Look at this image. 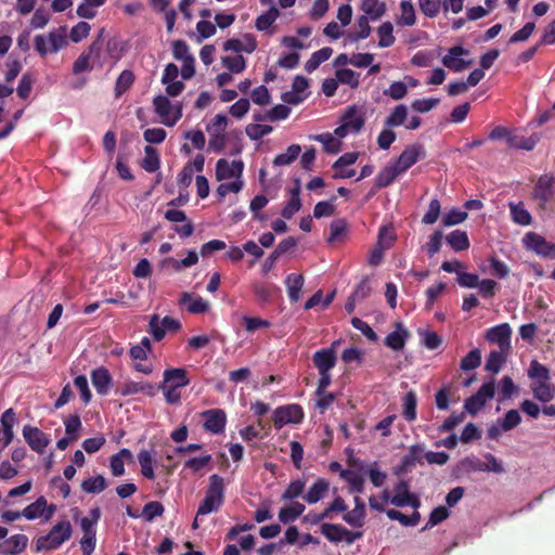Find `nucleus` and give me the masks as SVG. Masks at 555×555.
Returning <instances> with one entry per match:
<instances>
[{
    "instance_id": "1",
    "label": "nucleus",
    "mask_w": 555,
    "mask_h": 555,
    "mask_svg": "<svg viewBox=\"0 0 555 555\" xmlns=\"http://www.w3.org/2000/svg\"><path fill=\"white\" fill-rule=\"evenodd\" d=\"M224 501V480L221 476L214 474L209 477V485L205 496L197 508V516L217 512Z\"/></svg>"
},
{
    "instance_id": "2",
    "label": "nucleus",
    "mask_w": 555,
    "mask_h": 555,
    "mask_svg": "<svg viewBox=\"0 0 555 555\" xmlns=\"http://www.w3.org/2000/svg\"><path fill=\"white\" fill-rule=\"evenodd\" d=\"M72 533L73 527L68 520L59 521L48 534L37 539L36 548L38 552L56 550L70 539Z\"/></svg>"
},
{
    "instance_id": "3",
    "label": "nucleus",
    "mask_w": 555,
    "mask_h": 555,
    "mask_svg": "<svg viewBox=\"0 0 555 555\" xmlns=\"http://www.w3.org/2000/svg\"><path fill=\"white\" fill-rule=\"evenodd\" d=\"M156 114L167 127L175 126L182 117V106L172 105L165 95H157L153 100Z\"/></svg>"
},
{
    "instance_id": "4",
    "label": "nucleus",
    "mask_w": 555,
    "mask_h": 555,
    "mask_svg": "<svg viewBox=\"0 0 555 555\" xmlns=\"http://www.w3.org/2000/svg\"><path fill=\"white\" fill-rule=\"evenodd\" d=\"M495 393V384L494 380L491 379L487 383H483L476 393L468 397L464 402L465 410L470 415H476L487 403L489 399H492Z\"/></svg>"
},
{
    "instance_id": "5",
    "label": "nucleus",
    "mask_w": 555,
    "mask_h": 555,
    "mask_svg": "<svg viewBox=\"0 0 555 555\" xmlns=\"http://www.w3.org/2000/svg\"><path fill=\"white\" fill-rule=\"evenodd\" d=\"M304 418V411L299 404H287L279 406L273 412V425L281 429L284 425L293 423L299 424Z\"/></svg>"
},
{
    "instance_id": "6",
    "label": "nucleus",
    "mask_w": 555,
    "mask_h": 555,
    "mask_svg": "<svg viewBox=\"0 0 555 555\" xmlns=\"http://www.w3.org/2000/svg\"><path fill=\"white\" fill-rule=\"evenodd\" d=\"M522 242L528 249L538 255L555 259V243L547 242L542 235L528 232L525 234Z\"/></svg>"
},
{
    "instance_id": "7",
    "label": "nucleus",
    "mask_w": 555,
    "mask_h": 555,
    "mask_svg": "<svg viewBox=\"0 0 555 555\" xmlns=\"http://www.w3.org/2000/svg\"><path fill=\"white\" fill-rule=\"evenodd\" d=\"M425 454V444L415 443L409 447L408 453L404 454L401 459L400 464L397 467L396 474H406L410 473L416 464L423 465Z\"/></svg>"
},
{
    "instance_id": "8",
    "label": "nucleus",
    "mask_w": 555,
    "mask_h": 555,
    "mask_svg": "<svg viewBox=\"0 0 555 555\" xmlns=\"http://www.w3.org/2000/svg\"><path fill=\"white\" fill-rule=\"evenodd\" d=\"M512 328L507 323H502L490 327L485 334V338L490 344H496L499 349L511 351Z\"/></svg>"
},
{
    "instance_id": "9",
    "label": "nucleus",
    "mask_w": 555,
    "mask_h": 555,
    "mask_svg": "<svg viewBox=\"0 0 555 555\" xmlns=\"http://www.w3.org/2000/svg\"><path fill=\"white\" fill-rule=\"evenodd\" d=\"M23 437L30 449L39 454L44 452L51 441L50 437L46 433L30 425H25L23 427Z\"/></svg>"
},
{
    "instance_id": "10",
    "label": "nucleus",
    "mask_w": 555,
    "mask_h": 555,
    "mask_svg": "<svg viewBox=\"0 0 555 555\" xmlns=\"http://www.w3.org/2000/svg\"><path fill=\"white\" fill-rule=\"evenodd\" d=\"M115 393L120 397H127L137 393H143L147 397H154L156 395V385L150 382L128 380L119 385L116 388Z\"/></svg>"
},
{
    "instance_id": "11",
    "label": "nucleus",
    "mask_w": 555,
    "mask_h": 555,
    "mask_svg": "<svg viewBox=\"0 0 555 555\" xmlns=\"http://www.w3.org/2000/svg\"><path fill=\"white\" fill-rule=\"evenodd\" d=\"M555 195V176L542 175L533 188V197L544 206Z\"/></svg>"
},
{
    "instance_id": "12",
    "label": "nucleus",
    "mask_w": 555,
    "mask_h": 555,
    "mask_svg": "<svg viewBox=\"0 0 555 555\" xmlns=\"http://www.w3.org/2000/svg\"><path fill=\"white\" fill-rule=\"evenodd\" d=\"M336 345L338 341H334L330 348H323L313 353L312 360L318 372H330L336 365Z\"/></svg>"
},
{
    "instance_id": "13",
    "label": "nucleus",
    "mask_w": 555,
    "mask_h": 555,
    "mask_svg": "<svg viewBox=\"0 0 555 555\" xmlns=\"http://www.w3.org/2000/svg\"><path fill=\"white\" fill-rule=\"evenodd\" d=\"M468 54V51L462 46H454L449 49L447 55L442 57V64L454 73L463 72L470 66L472 61L461 59V55Z\"/></svg>"
},
{
    "instance_id": "14",
    "label": "nucleus",
    "mask_w": 555,
    "mask_h": 555,
    "mask_svg": "<svg viewBox=\"0 0 555 555\" xmlns=\"http://www.w3.org/2000/svg\"><path fill=\"white\" fill-rule=\"evenodd\" d=\"M205 418L204 429L211 434H221L227 424V414L221 409H211L203 413Z\"/></svg>"
},
{
    "instance_id": "15",
    "label": "nucleus",
    "mask_w": 555,
    "mask_h": 555,
    "mask_svg": "<svg viewBox=\"0 0 555 555\" xmlns=\"http://www.w3.org/2000/svg\"><path fill=\"white\" fill-rule=\"evenodd\" d=\"M422 153L423 147L421 145L408 146L393 163V166L401 175L418 162Z\"/></svg>"
},
{
    "instance_id": "16",
    "label": "nucleus",
    "mask_w": 555,
    "mask_h": 555,
    "mask_svg": "<svg viewBox=\"0 0 555 555\" xmlns=\"http://www.w3.org/2000/svg\"><path fill=\"white\" fill-rule=\"evenodd\" d=\"M91 382L100 396L107 395L113 386V377L108 370L104 366L92 370Z\"/></svg>"
},
{
    "instance_id": "17",
    "label": "nucleus",
    "mask_w": 555,
    "mask_h": 555,
    "mask_svg": "<svg viewBox=\"0 0 555 555\" xmlns=\"http://www.w3.org/2000/svg\"><path fill=\"white\" fill-rule=\"evenodd\" d=\"M179 305L186 306L188 312L192 314L205 313L209 310L210 305L207 300L198 295L183 292L179 299Z\"/></svg>"
},
{
    "instance_id": "18",
    "label": "nucleus",
    "mask_w": 555,
    "mask_h": 555,
    "mask_svg": "<svg viewBox=\"0 0 555 555\" xmlns=\"http://www.w3.org/2000/svg\"><path fill=\"white\" fill-rule=\"evenodd\" d=\"M164 379L160 384L171 388H182L190 384L188 372L183 367L167 369L164 371Z\"/></svg>"
},
{
    "instance_id": "19",
    "label": "nucleus",
    "mask_w": 555,
    "mask_h": 555,
    "mask_svg": "<svg viewBox=\"0 0 555 555\" xmlns=\"http://www.w3.org/2000/svg\"><path fill=\"white\" fill-rule=\"evenodd\" d=\"M409 337L410 332L401 322H397L395 324V330L386 336L385 345L395 351H400L404 348Z\"/></svg>"
},
{
    "instance_id": "20",
    "label": "nucleus",
    "mask_w": 555,
    "mask_h": 555,
    "mask_svg": "<svg viewBox=\"0 0 555 555\" xmlns=\"http://www.w3.org/2000/svg\"><path fill=\"white\" fill-rule=\"evenodd\" d=\"M28 544V538L25 534H13L0 543V553L2 555H16L25 551Z\"/></svg>"
},
{
    "instance_id": "21",
    "label": "nucleus",
    "mask_w": 555,
    "mask_h": 555,
    "mask_svg": "<svg viewBox=\"0 0 555 555\" xmlns=\"http://www.w3.org/2000/svg\"><path fill=\"white\" fill-rule=\"evenodd\" d=\"M365 504L359 498H354V508L344 514L343 519L350 526L361 528L365 524Z\"/></svg>"
},
{
    "instance_id": "22",
    "label": "nucleus",
    "mask_w": 555,
    "mask_h": 555,
    "mask_svg": "<svg viewBox=\"0 0 555 555\" xmlns=\"http://www.w3.org/2000/svg\"><path fill=\"white\" fill-rule=\"evenodd\" d=\"M341 122L351 133H358L363 128L365 119L364 116L358 112V108L352 105L347 107L341 116Z\"/></svg>"
},
{
    "instance_id": "23",
    "label": "nucleus",
    "mask_w": 555,
    "mask_h": 555,
    "mask_svg": "<svg viewBox=\"0 0 555 555\" xmlns=\"http://www.w3.org/2000/svg\"><path fill=\"white\" fill-rule=\"evenodd\" d=\"M289 193L291 197L281 211L282 217L285 219H291L301 208L299 179L295 180V186L291 190Z\"/></svg>"
},
{
    "instance_id": "24",
    "label": "nucleus",
    "mask_w": 555,
    "mask_h": 555,
    "mask_svg": "<svg viewBox=\"0 0 555 555\" xmlns=\"http://www.w3.org/2000/svg\"><path fill=\"white\" fill-rule=\"evenodd\" d=\"M348 233V223L344 218L334 219L330 224V235L326 242L330 244L345 242Z\"/></svg>"
},
{
    "instance_id": "25",
    "label": "nucleus",
    "mask_w": 555,
    "mask_h": 555,
    "mask_svg": "<svg viewBox=\"0 0 555 555\" xmlns=\"http://www.w3.org/2000/svg\"><path fill=\"white\" fill-rule=\"evenodd\" d=\"M154 455L155 450H141L138 453V462L141 467V474L149 480L155 479V472H154Z\"/></svg>"
},
{
    "instance_id": "26",
    "label": "nucleus",
    "mask_w": 555,
    "mask_h": 555,
    "mask_svg": "<svg viewBox=\"0 0 555 555\" xmlns=\"http://www.w3.org/2000/svg\"><path fill=\"white\" fill-rule=\"evenodd\" d=\"M132 457L131 451L126 448L112 455L109 462L112 475L115 477L122 476L125 474V462L131 461Z\"/></svg>"
},
{
    "instance_id": "27",
    "label": "nucleus",
    "mask_w": 555,
    "mask_h": 555,
    "mask_svg": "<svg viewBox=\"0 0 555 555\" xmlns=\"http://www.w3.org/2000/svg\"><path fill=\"white\" fill-rule=\"evenodd\" d=\"M101 508L99 506L92 507L89 511V515L85 516L80 520V527L83 532L82 537L96 535L95 526L101 519Z\"/></svg>"
},
{
    "instance_id": "28",
    "label": "nucleus",
    "mask_w": 555,
    "mask_h": 555,
    "mask_svg": "<svg viewBox=\"0 0 555 555\" xmlns=\"http://www.w3.org/2000/svg\"><path fill=\"white\" fill-rule=\"evenodd\" d=\"M330 483L323 478H319L304 495V500L308 504L318 503L328 491Z\"/></svg>"
},
{
    "instance_id": "29",
    "label": "nucleus",
    "mask_w": 555,
    "mask_h": 555,
    "mask_svg": "<svg viewBox=\"0 0 555 555\" xmlns=\"http://www.w3.org/2000/svg\"><path fill=\"white\" fill-rule=\"evenodd\" d=\"M508 353L509 351L501 349L490 351L485 364V370L492 374H498L506 362Z\"/></svg>"
},
{
    "instance_id": "30",
    "label": "nucleus",
    "mask_w": 555,
    "mask_h": 555,
    "mask_svg": "<svg viewBox=\"0 0 555 555\" xmlns=\"http://www.w3.org/2000/svg\"><path fill=\"white\" fill-rule=\"evenodd\" d=\"M304 282L305 279L301 274L292 273L286 276L285 284L287 286L288 298L292 302L299 300Z\"/></svg>"
},
{
    "instance_id": "31",
    "label": "nucleus",
    "mask_w": 555,
    "mask_h": 555,
    "mask_svg": "<svg viewBox=\"0 0 555 555\" xmlns=\"http://www.w3.org/2000/svg\"><path fill=\"white\" fill-rule=\"evenodd\" d=\"M539 142L538 134L533 133L530 137L512 134L508 138V147L524 151H532Z\"/></svg>"
},
{
    "instance_id": "32",
    "label": "nucleus",
    "mask_w": 555,
    "mask_h": 555,
    "mask_svg": "<svg viewBox=\"0 0 555 555\" xmlns=\"http://www.w3.org/2000/svg\"><path fill=\"white\" fill-rule=\"evenodd\" d=\"M512 220L519 225H529L532 222L530 212L522 202L508 204Z\"/></svg>"
},
{
    "instance_id": "33",
    "label": "nucleus",
    "mask_w": 555,
    "mask_h": 555,
    "mask_svg": "<svg viewBox=\"0 0 555 555\" xmlns=\"http://www.w3.org/2000/svg\"><path fill=\"white\" fill-rule=\"evenodd\" d=\"M306 507L304 504L297 501H293L291 505L284 506L279 512V519L283 524H288L296 520L304 512Z\"/></svg>"
},
{
    "instance_id": "34",
    "label": "nucleus",
    "mask_w": 555,
    "mask_h": 555,
    "mask_svg": "<svg viewBox=\"0 0 555 555\" xmlns=\"http://www.w3.org/2000/svg\"><path fill=\"white\" fill-rule=\"evenodd\" d=\"M446 241L455 251H463L469 248V240L465 231L454 230L447 235Z\"/></svg>"
},
{
    "instance_id": "35",
    "label": "nucleus",
    "mask_w": 555,
    "mask_h": 555,
    "mask_svg": "<svg viewBox=\"0 0 555 555\" xmlns=\"http://www.w3.org/2000/svg\"><path fill=\"white\" fill-rule=\"evenodd\" d=\"M144 158L141 167L147 172H155L160 167V158L157 150L151 145L144 147Z\"/></svg>"
},
{
    "instance_id": "36",
    "label": "nucleus",
    "mask_w": 555,
    "mask_h": 555,
    "mask_svg": "<svg viewBox=\"0 0 555 555\" xmlns=\"http://www.w3.org/2000/svg\"><path fill=\"white\" fill-rule=\"evenodd\" d=\"M333 54V49L324 47L311 54L305 64V69L308 73L314 72L323 62L327 61Z\"/></svg>"
},
{
    "instance_id": "37",
    "label": "nucleus",
    "mask_w": 555,
    "mask_h": 555,
    "mask_svg": "<svg viewBox=\"0 0 555 555\" xmlns=\"http://www.w3.org/2000/svg\"><path fill=\"white\" fill-rule=\"evenodd\" d=\"M361 10L372 21L380 18L386 12V4L379 0H362Z\"/></svg>"
},
{
    "instance_id": "38",
    "label": "nucleus",
    "mask_w": 555,
    "mask_h": 555,
    "mask_svg": "<svg viewBox=\"0 0 555 555\" xmlns=\"http://www.w3.org/2000/svg\"><path fill=\"white\" fill-rule=\"evenodd\" d=\"M400 175L393 164L386 166L383 170H380L375 177V185L378 189L389 186Z\"/></svg>"
},
{
    "instance_id": "39",
    "label": "nucleus",
    "mask_w": 555,
    "mask_h": 555,
    "mask_svg": "<svg viewBox=\"0 0 555 555\" xmlns=\"http://www.w3.org/2000/svg\"><path fill=\"white\" fill-rule=\"evenodd\" d=\"M340 477L348 482L351 492H363L364 479L359 473L351 469H343Z\"/></svg>"
},
{
    "instance_id": "40",
    "label": "nucleus",
    "mask_w": 555,
    "mask_h": 555,
    "mask_svg": "<svg viewBox=\"0 0 555 555\" xmlns=\"http://www.w3.org/2000/svg\"><path fill=\"white\" fill-rule=\"evenodd\" d=\"M402 415L408 422H413L416 418L417 397L413 390L408 391L403 399Z\"/></svg>"
},
{
    "instance_id": "41",
    "label": "nucleus",
    "mask_w": 555,
    "mask_h": 555,
    "mask_svg": "<svg viewBox=\"0 0 555 555\" xmlns=\"http://www.w3.org/2000/svg\"><path fill=\"white\" fill-rule=\"evenodd\" d=\"M107 487V482L102 475L90 477L81 482V489L86 493L98 494L103 492Z\"/></svg>"
},
{
    "instance_id": "42",
    "label": "nucleus",
    "mask_w": 555,
    "mask_h": 555,
    "mask_svg": "<svg viewBox=\"0 0 555 555\" xmlns=\"http://www.w3.org/2000/svg\"><path fill=\"white\" fill-rule=\"evenodd\" d=\"M47 507V500L44 496H39L34 503L27 505L23 511V516L28 520H34L43 516Z\"/></svg>"
},
{
    "instance_id": "43",
    "label": "nucleus",
    "mask_w": 555,
    "mask_h": 555,
    "mask_svg": "<svg viewBox=\"0 0 555 555\" xmlns=\"http://www.w3.org/2000/svg\"><path fill=\"white\" fill-rule=\"evenodd\" d=\"M386 514L389 519L398 520L402 526L405 527L416 526L421 520V515L416 511L411 516L404 515L397 509H388Z\"/></svg>"
},
{
    "instance_id": "44",
    "label": "nucleus",
    "mask_w": 555,
    "mask_h": 555,
    "mask_svg": "<svg viewBox=\"0 0 555 555\" xmlns=\"http://www.w3.org/2000/svg\"><path fill=\"white\" fill-rule=\"evenodd\" d=\"M408 117V108L404 104L397 105L385 119V127L393 128L404 124Z\"/></svg>"
},
{
    "instance_id": "45",
    "label": "nucleus",
    "mask_w": 555,
    "mask_h": 555,
    "mask_svg": "<svg viewBox=\"0 0 555 555\" xmlns=\"http://www.w3.org/2000/svg\"><path fill=\"white\" fill-rule=\"evenodd\" d=\"M301 152L299 144H292L287 147L285 153L278 154L273 159L274 166H286L292 164Z\"/></svg>"
},
{
    "instance_id": "46",
    "label": "nucleus",
    "mask_w": 555,
    "mask_h": 555,
    "mask_svg": "<svg viewBox=\"0 0 555 555\" xmlns=\"http://www.w3.org/2000/svg\"><path fill=\"white\" fill-rule=\"evenodd\" d=\"M377 35L379 37V41H378L379 48L391 47L396 41V38L393 36V26L390 22H384L377 28Z\"/></svg>"
},
{
    "instance_id": "47",
    "label": "nucleus",
    "mask_w": 555,
    "mask_h": 555,
    "mask_svg": "<svg viewBox=\"0 0 555 555\" xmlns=\"http://www.w3.org/2000/svg\"><path fill=\"white\" fill-rule=\"evenodd\" d=\"M531 389L533 397L541 402H548L554 398V389L547 382L534 383Z\"/></svg>"
},
{
    "instance_id": "48",
    "label": "nucleus",
    "mask_w": 555,
    "mask_h": 555,
    "mask_svg": "<svg viewBox=\"0 0 555 555\" xmlns=\"http://www.w3.org/2000/svg\"><path fill=\"white\" fill-rule=\"evenodd\" d=\"M396 494L391 498L390 503L395 506H406L408 499H410L409 483L404 480L399 481L395 486Z\"/></svg>"
},
{
    "instance_id": "49",
    "label": "nucleus",
    "mask_w": 555,
    "mask_h": 555,
    "mask_svg": "<svg viewBox=\"0 0 555 555\" xmlns=\"http://www.w3.org/2000/svg\"><path fill=\"white\" fill-rule=\"evenodd\" d=\"M280 12L275 7H271L267 12L256 18L255 26L259 31L269 29L279 17Z\"/></svg>"
},
{
    "instance_id": "50",
    "label": "nucleus",
    "mask_w": 555,
    "mask_h": 555,
    "mask_svg": "<svg viewBox=\"0 0 555 555\" xmlns=\"http://www.w3.org/2000/svg\"><path fill=\"white\" fill-rule=\"evenodd\" d=\"M321 533L333 543H339L343 541V531L344 526L338 524H322L321 525Z\"/></svg>"
},
{
    "instance_id": "51",
    "label": "nucleus",
    "mask_w": 555,
    "mask_h": 555,
    "mask_svg": "<svg viewBox=\"0 0 555 555\" xmlns=\"http://www.w3.org/2000/svg\"><path fill=\"white\" fill-rule=\"evenodd\" d=\"M134 75L131 70L125 69L122 70L115 83V95L119 98L122 95L133 83Z\"/></svg>"
},
{
    "instance_id": "52",
    "label": "nucleus",
    "mask_w": 555,
    "mask_h": 555,
    "mask_svg": "<svg viewBox=\"0 0 555 555\" xmlns=\"http://www.w3.org/2000/svg\"><path fill=\"white\" fill-rule=\"evenodd\" d=\"M306 482L302 479H296L289 482L287 488L281 494L282 501H293L304 493Z\"/></svg>"
},
{
    "instance_id": "53",
    "label": "nucleus",
    "mask_w": 555,
    "mask_h": 555,
    "mask_svg": "<svg viewBox=\"0 0 555 555\" xmlns=\"http://www.w3.org/2000/svg\"><path fill=\"white\" fill-rule=\"evenodd\" d=\"M212 461L211 454H204L197 457H191L184 462V468L190 469L192 473H198L207 467Z\"/></svg>"
},
{
    "instance_id": "54",
    "label": "nucleus",
    "mask_w": 555,
    "mask_h": 555,
    "mask_svg": "<svg viewBox=\"0 0 555 555\" xmlns=\"http://www.w3.org/2000/svg\"><path fill=\"white\" fill-rule=\"evenodd\" d=\"M481 363V352L478 348L470 350L462 360L460 367L463 371L477 369Z\"/></svg>"
},
{
    "instance_id": "55",
    "label": "nucleus",
    "mask_w": 555,
    "mask_h": 555,
    "mask_svg": "<svg viewBox=\"0 0 555 555\" xmlns=\"http://www.w3.org/2000/svg\"><path fill=\"white\" fill-rule=\"evenodd\" d=\"M528 376L531 379H540V382H548L550 379V370L538 362L537 360H532L528 370Z\"/></svg>"
},
{
    "instance_id": "56",
    "label": "nucleus",
    "mask_w": 555,
    "mask_h": 555,
    "mask_svg": "<svg viewBox=\"0 0 555 555\" xmlns=\"http://www.w3.org/2000/svg\"><path fill=\"white\" fill-rule=\"evenodd\" d=\"M401 17L399 23L404 26H413L416 22L415 11L411 1H402L400 3Z\"/></svg>"
},
{
    "instance_id": "57",
    "label": "nucleus",
    "mask_w": 555,
    "mask_h": 555,
    "mask_svg": "<svg viewBox=\"0 0 555 555\" xmlns=\"http://www.w3.org/2000/svg\"><path fill=\"white\" fill-rule=\"evenodd\" d=\"M164 511L165 508L160 502L152 501L143 506L142 517L146 521H153L154 518L162 516L164 514Z\"/></svg>"
},
{
    "instance_id": "58",
    "label": "nucleus",
    "mask_w": 555,
    "mask_h": 555,
    "mask_svg": "<svg viewBox=\"0 0 555 555\" xmlns=\"http://www.w3.org/2000/svg\"><path fill=\"white\" fill-rule=\"evenodd\" d=\"M450 513L446 506H438L434 508L429 515V519L426 525L422 528V531H425L439 522L446 520L449 517Z\"/></svg>"
},
{
    "instance_id": "59",
    "label": "nucleus",
    "mask_w": 555,
    "mask_h": 555,
    "mask_svg": "<svg viewBox=\"0 0 555 555\" xmlns=\"http://www.w3.org/2000/svg\"><path fill=\"white\" fill-rule=\"evenodd\" d=\"M359 74L349 68H341L336 70V78L339 82L348 85L351 88L359 86Z\"/></svg>"
},
{
    "instance_id": "60",
    "label": "nucleus",
    "mask_w": 555,
    "mask_h": 555,
    "mask_svg": "<svg viewBox=\"0 0 555 555\" xmlns=\"http://www.w3.org/2000/svg\"><path fill=\"white\" fill-rule=\"evenodd\" d=\"M315 140L323 144L325 152L331 154H337L340 149V142L336 140L332 133L326 132L315 137Z\"/></svg>"
},
{
    "instance_id": "61",
    "label": "nucleus",
    "mask_w": 555,
    "mask_h": 555,
    "mask_svg": "<svg viewBox=\"0 0 555 555\" xmlns=\"http://www.w3.org/2000/svg\"><path fill=\"white\" fill-rule=\"evenodd\" d=\"M273 128L269 125L250 124L246 127V134L250 140L257 141L271 133Z\"/></svg>"
},
{
    "instance_id": "62",
    "label": "nucleus",
    "mask_w": 555,
    "mask_h": 555,
    "mask_svg": "<svg viewBox=\"0 0 555 555\" xmlns=\"http://www.w3.org/2000/svg\"><path fill=\"white\" fill-rule=\"evenodd\" d=\"M441 205L439 199L434 198L429 202L428 209L422 218L424 224H434L440 217Z\"/></svg>"
},
{
    "instance_id": "63",
    "label": "nucleus",
    "mask_w": 555,
    "mask_h": 555,
    "mask_svg": "<svg viewBox=\"0 0 555 555\" xmlns=\"http://www.w3.org/2000/svg\"><path fill=\"white\" fill-rule=\"evenodd\" d=\"M65 433L72 440L78 439V431L81 428V421L78 414L69 415L65 421Z\"/></svg>"
},
{
    "instance_id": "64",
    "label": "nucleus",
    "mask_w": 555,
    "mask_h": 555,
    "mask_svg": "<svg viewBox=\"0 0 555 555\" xmlns=\"http://www.w3.org/2000/svg\"><path fill=\"white\" fill-rule=\"evenodd\" d=\"M467 212L460 210L457 208H452L450 211H448L443 218H442V224L444 227H452L455 224H460L467 218Z\"/></svg>"
}]
</instances>
